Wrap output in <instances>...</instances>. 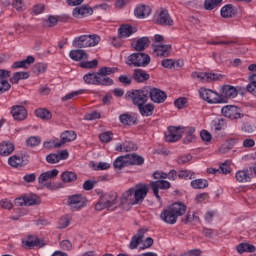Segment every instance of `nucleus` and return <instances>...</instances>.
Listing matches in <instances>:
<instances>
[{
	"label": "nucleus",
	"instance_id": "864d4df0",
	"mask_svg": "<svg viewBox=\"0 0 256 256\" xmlns=\"http://www.w3.org/2000/svg\"><path fill=\"white\" fill-rule=\"evenodd\" d=\"M99 71H101L102 75H105L106 77H108V75H113L114 73H118L119 68L104 66V67L100 68Z\"/></svg>",
	"mask_w": 256,
	"mask_h": 256
},
{
	"label": "nucleus",
	"instance_id": "412c9836",
	"mask_svg": "<svg viewBox=\"0 0 256 256\" xmlns=\"http://www.w3.org/2000/svg\"><path fill=\"white\" fill-rule=\"evenodd\" d=\"M224 103H226V99H235V97L238 95L237 88L231 85H224L221 89Z\"/></svg>",
	"mask_w": 256,
	"mask_h": 256
},
{
	"label": "nucleus",
	"instance_id": "0e129e2a",
	"mask_svg": "<svg viewBox=\"0 0 256 256\" xmlns=\"http://www.w3.org/2000/svg\"><path fill=\"white\" fill-rule=\"evenodd\" d=\"M191 159H193L191 154L182 155L177 158L176 163H178V165H185L186 163H189Z\"/></svg>",
	"mask_w": 256,
	"mask_h": 256
},
{
	"label": "nucleus",
	"instance_id": "c85d7f7f",
	"mask_svg": "<svg viewBox=\"0 0 256 256\" xmlns=\"http://www.w3.org/2000/svg\"><path fill=\"white\" fill-rule=\"evenodd\" d=\"M72 15H73V17H79V15H81V17H85L87 15H93V8H91L87 5H83L81 7H76L73 10Z\"/></svg>",
	"mask_w": 256,
	"mask_h": 256
},
{
	"label": "nucleus",
	"instance_id": "09e8293b",
	"mask_svg": "<svg viewBox=\"0 0 256 256\" xmlns=\"http://www.w3.org/2000/svg\"><path fill=\"white\" fill-rule=\"evenodd\" d=\"M32 71L35 75H41V73H45L47 71V64L46 63H36Z\"/></svg>",
	"mask_w": 256,
	"mask_h": 256
},
{
	"label": "nucleus",
	"instance_id": "a19ab883",
	"mask_svg": "<svg viewBox=\"0 0 256 256\" xmlns=\"http://www.w3.org/2000/svg\"><path fill=\"white\" fill-rule=\"evenodd\" d=\"M250 83L246 86V90L248 93H251L254 97H256V74H252L249 77Z\"/></svg>",
	"mask_w": 256,
	"mask_h": 256
},
{
	"label": "nucleus",
	"instance_id": "4468645a",
	"mask_svg": "<svg viewBox=\"0 0 256 256\" xmlns=\"http://www.w3.org/2000/svg\"><path fill=\"white\" fill-rule=\"evenodd\" d=\"M75 139H77V134L75 131L66 130L61 134V142L54 143V147L59 149V147H63L65 143H71V141H75Z\"/></svg>",
	"mask_w": 256,
	"mask_h": 256
},
{
	"label": "nucleus",
	"instance_id": "39448f33",
	"mask_svg": "<svg viewBox=\"0 0 256 256\" xmlns=\"http://www.w3.org/2000/svg\"><path fill=\"white\" fill-rule=\"evenodd\" d=\"M101 43V37L99 35H82L75 37L72 45L76 49H85V47H95Z\"/></svg>",
	"mask_w": 256,
	"mask_h": 256
},
{
	"label": "nucleus",
	"instance_id": "393cba45",
	"mask_svg": "<svg viewBox=\"0 0 256 256\" xmlns=\"http://www.w3.org/2000/svg\"><path fill=\"white\" fill-rule=\"evenodd\" d=\"M69 57L72 59V61H87V59H89V54H87L85 50L74 49L70 51Z\"/></svg>",
	"mask_w": 256,
	"mask_h": 256
},
{
	"label": "nucleus",
	"instance_id": "58836bf2",
	"mask_svg": "<svg viewBox=\"0 0 256 256\" xmlns=\"http://www.w3.org/2000/svg\"><path fill=\"white\" fill-rule=\"evenodd\" d=\"M192 189H207L209 187V181L206 179H195L190 183Z\"/></svg>",
	"mask_w": 256,
	"mask_h": 256
},
{
	"label": "nucleus",
	"instance_id": "3c124183",
	"mask_svg": "<svg viewBox=\"0 0 256 256\" xmlns=\"http://www.w3.org/2000/svg\"><path fill=\"white\" fill-rule=\"evenodd\" d=\"M165 139L167 143H176V141H181V135H175L174 132H168L165 134Z\"/></svg>",
	"mask_w": 256,
	"mask_h": 256
},
{
	"label": "nucleus",
	"instance_id": "20e7f679",
	"mask_svg": "<svg viewBox=\"0 0 256 256\" xmlns=\"http://www.w3.org/2000/svg\"><path fill=\"white\" fill-rule=\"evenodd\" d=\"M149 86H145L140 90H131L126 93V99L132 100L133 105L140 107L149 101Z\"/></svg>",
	"mask_w": 256,
	"mask_h": 256
},
{
	"label": "nucleus",
	"instance_id": "e2e57ef3",
	"mask_svg": "<svg viewBox=\"0 0 256 256\" xmlns=\"http://www.w3.org/2000/svg\"><path fill=\"white\" fill-rule=\"evenodd\" d=\"M97 65H99V61L97 59L81 63V67L83 69H95Z\"/></svg>",
	"mask_w": 256,
	"mask_h": 256
},
{
	"label": "nucleus",
	"instance_id": "79ce46f5",
	"mask_svg": "<svg viewBox=\"0 0 256 256\" xmlns=\"http://www.w3.org/2000/svg\"><path fill=\"white\" fill-rule=\"evenodd\" d=\"M208 103H225V98L223 97V95L211 90Z\"/></svg>",
	"mask_w": 256,
	"mask_h": 256
},
{
	"label": "nucleus",
	"instance_id": "c9c22d12",
	"mask_svg": "<svg viewBox=\"0 0 256 256\" xmlns=\"http://www.w3.org/2000/svg\"><path fill=\"white\" fill-rule=\"evenodd\" d=\"M114 169H123L124 167H129V160L127 159V155H122L117 157L113 162Z\"/></svg>",
	"mask_w": 256,
	"mask_h": 256
},
{
	"label": "nucleus",
	"instance_id": "1a4fd4ad",
	"mask_svg": "<svg viewBox=\"0 0 256 256\" xmlns=\"http://www.w3.org/2000/svg\"><path fill=\"white\" fill-rule=\"evenodd\" d=\"M148 97L153 103L161 104L167 101V93L165 91L151 86H148Z\"/></svg>",
	"mask_w": 256,
	"mask_h": 256
},
{
	"label": "nucleus",
	"instance_id": "f8f14e48",
	"mask_svg": "<svg viewBox=\"0 0 256 256\" xmlns=\"http://www.w3.org/2000/svg\"><path fill=\"white\" fill-rule=\"evenodd\" d=\"M222 115L228 117V119H241L243 114H241V109L234 105H227L222 108Z\"/></svg>",
	"mask_w": 256,
	"mask_h": 256
},
{
	"label": "nucleus",
	"instance_id": "cd10ccee",
	"mask_svg": "<svg viewBox=\"0 0 256 256\" xmlns=\"http://www.w3.org/2000/svg\"><path fill=\"white\" fill-rule=\"evenodd\" d=\"M126 158L128 159V165H137L141 166L143 163H145V158L143 156L137 154V153H132V154H126Z\"/></svg>",
	"mask_w": 256,
	"mask_h": 256
},
{
	"label": "nucleus",
	"instance_id": "f257e3e1",
	"mask_svg": "<svg viewBox=\"0 0 256 256\" xmlns=\"http://www.w3.org/2000/svg\"><path fill=\"white\" fill-rule=\"evenodd\" d=\"M171 183L167 180H156L149 184L138 183L134 187L126 190L120 197V205H141L145 201V197L149 193V189L152 190L153 195L158 201H161V195H159V189H170Z\"/></svg>",
	"mask_w": 256,
	"mask_h": 256
},
{
	"label": "nucleus",
	"instance_id": "7c9ffc66",
	"mask_svg": "<svg viewBox=\"0 0 256 256\" xmlns=\"http://www.w3.org/2000/svg\"><path fill=\"white\" fill-rule=\"evenodd\" d=\"M15 151V145L11 142H2L0 143V155L2 157H8Z\"/></svg>",
	"mask_w": 256,
	"mask_h": 256
},
{
	"label": "nucleus",
	"instance_id": "c03bdc74",
	"mask_svg": "<svg viewBox=\"0 0 256 256\" xmlns=\"http://www.w3.org/2000/svg\"><path fill=\"white\" fill-rule=\"evenodd\" d=\"M26 207H31V205H39L41 203V198L35 194H30L25 196Z\"/></svg>",
	"mask_w": 256,
	"mask_h": 256
},
{
	"label": "nucleus",
	"instance_id": "473e14b6",
	"mask_svg": "<svg viewBox=\"0 0 256 256\" xmlns=\"http://www.w3.org/2000/svg\"><path fill=\"white\" fill-rule=\"evenodd\" d=\"M32 63H35V57L28 56L25 60L14 62L12 69H27Z\"/></svg>",
	"mask_w": 256,
	"mask_h": 256
},
{
	"label": "nucleus",
	"instance_id": "dca6fc26",
	"mask_svg": "<svg viewBox=\"0 0 256 256\" xmlns=\"http://www.w3.org/2000/svg\"><path fill=\"white\" fill-rule=\"evenodd\" d=\"M154 57H169L171 55V45H152Z\"/></svg>",
	"mask_w": 256,
	"mask_h": 256
},
{
	"label": "nucleus",
	"instance_id": "b1692460",
	"mask_svg": "<svg viewBox=\"0 0 256 256\" xmlns=\"http://www.w3.org/2000/svg\"><path fill=\"white\" fill-rule=\"evenodd\" d=\"M113 79L109 78L105 74H102L100 70L96 72V85H100L102 87H110L113 85Z\"/></svg>",
	"mask_w": 256,
	"mask_h": 256
},
{
	"label": "nucleus",
	"instance_id": "423d86ee",
	"mask_svg": "<svg viewBox=\"0 0 256 256\" xmlns=\"http://www.w3.org/2000/svg\"><path fill=\"white\" fill-rule=\"evenodd\" d=\"M151 63V57L147 53L136 52L128 56L126 65L129 67H147Z\"/></svg>",
	"mask_w": 256,
	"mask_h": 256
},
{
	"label": "nucleus",
	"instance_id": "bf43d9fd",
	"mask_svg": "<svg viewBox=\"0 0 256 256\" xmlns=\"http://www.w3.org/2000/svg\"><path fill=\"white\" fill-rule=\"evenodd\" d=\"M174 105L177 109H185L186 105H187V98L186 97H180L177 98L174 101Z\"/></svg>",
	"mask_w": 256,
	"mask_h": 256
},
{
	"label": "nucleus",
	"instance_id": "052dcab7",
	"mask_svg": "<svg viewBox=\"0 0 256 256\" xmlns=\"http://www.w3.org/2000/svg\"><path fill=\"white\" fill-rule=\"evenodd\" d=\"M118 81L122 83V85H131V83H133V77H131V75H120Z\"/></svg>",
	"mask_w": 256,
	"mask_h": 256
},
{
	"label": "nucleus",
	"instance_id": "0eeeda50",
	"mask_svg": "<svg viewBox=\"0 0 256 256\" xmlns=\"http://www.w3.org/2000/svg\"><path fill=\"white\" fill-rule=\"evenodd\" d=\"M67 205L72 211H79V209L87 207V198L81 194H73L68 196Z\"/></svg>",
	"mask_w": 256,
	"mask_h": 256
},
{
	"label": "nucleus",
	"instance_id": "2eb2a0df",
	"mask_svg": "<svg viewBox=\"0 0 256 256\" xmlns=\"http://www.w3.org/2000/svg\"><path fill=\"white\" fill-rule=\"evenodd\" d=\"M11 115L15 121H25L27 118V109L21 105H15L11 108Z\"/></svg>",
	"mask_w": 256,
	"mask_h": 256
},
{
	"label": "nucleus",
	"instance_id": "ddd939ff",
	"mask_svg": "<svg viewBox=\"0 0 256 256\" xmlns=\"http://www.w3.org/2000/svg\"><path fill=\"white\" fill-rule=\"evenodd\" d=\"M9 77H11V71L0 69V95L11 89V84L7 81Z\"/></svg>",
	"mask_w": 256,
	"mask_h": 256
},
{
	"label": "nucleus",
	"instance_id": "a18cd8bd",
	"mask_svg": "<svg viewBox=\"0 0 256 256\" xmlns=\"http://www.w3.org/2000/svg\"><path fill=\"white\" fill-rule=\"evenodd\" d=\"M221 3H223V0H205L204 9H206V11H213V9L219 7Z\"/></svg>",
	"mask_w": 256,
	"mask_h": 256
},
{
	"label": "nucleus",
	"instance_id": "e433bc0d",
	"mask_svg": "<svg viewBox=\"0 0 256 256\" xmlns=\"http://www.w3.org/2000/svg\"><path fill=\"white\" fill-rule=\"evenodd\" d=\"M182 221L185 223V225L188 223H193L195 225L197 223H201V218H199L197 212H193L192 214L191 212H188Z\"/></svg>",
	"mask_w": 256,
	"mask_h": 256
},
{
	"label": "nucleus",
	"instance_id": "774afa93",
	"mask_svg": "<svg viewBox=\"0 0 256 256\" xmlns=\"http://www.w3.org/2000/svg\"><path fill=\"white\" fill-rule=\"evenodd\" d=\"M161 65L164 67V69H173V67H175V60L164 59L162 60Z\"/></svg>",
	"mask_w": 256,
	"mask_h": 256
},
{
	"label": "nucleus",
	"instance_id": "6ab92c4d",
	"mask_svg": "<svg viewBox=\"0 0 256 256\" xmlns=\"http://www.w3.org/2000/svg\"><path fill=\"white\" fill-rule=\"evenodd\" d=\"M22 245L26 249H33V247H44L45 243L41 244V240L37 236L28 235V240H22Z\"/></svg>",
	"mask_w": 256,
	"mask_h": 256
},
{
	"label": "nucleus",
	"instance_id": "72a5a7b5",
	"mask_svg": "<svg viewBox=\"0 0 256 256\" xmlns=\"http://www.w3.org/2000/svg\"><path fill=\"white\" fill-rule=\"evenodd\" d=\"M236 251L239 253V255H243V253H255L256 248L252 244L242 242L236 246Z\"/></svg>",
	"mask_w": 256,
	"mask_h": 256
},
{
	"label": "nucleus",
	"instance_id": "13d9d810",
	"mask_svg": "<svg viewBox=\"0 0 256 256\" xmlns=\"http://www.w3.org/2000/svg\"><path fill=\"white\" fill-rule=\"evenodd\" d=\"M99 139L102 143H109L113 139V132L108 131L99 135Z\"/></svg>",
	"mask_w": 256,
	"mask_h": 256
},
{
	"label": "nucleus",
	"instance_id": "aec40b11",
	"mask_svg": "<svg viewBox=\"0 0 256 256\" xmlns=\"http://www.w3.org/2000/svg\"><path fill=\"white\" fill-rule=\"evenodd\" d=\"M149 45H151L149 37H141L136 42L131 43V47H133L135 51H145Z\"/></svg>",
	"mask_w": 256,
	"mask_h": 256
},
{
	"label": "nucleus",
	"instance_id": "6e6d98bb",
	"mask_svg": "<svg viewBox=\"0 0 256 256\" xmlns=\"http://www.w3.org/2000/svg\"><path fill=\"white\" fill-rule=\"evenodd\" d=\"M211 89H207V88H201L199 90V95L201 97V99H203V101H206L207 103H209V98L211 96Z\"/></svg>",
	"mask_w": 256,
	"mask_h": 256
},
{
	"label": "nucleus",
	"instance_id": "5701e85b",
	"mask_svg": "<svg viewBox=\"0 0 256 256\" xmlns=\"http://www.w3.org/2000/svg\"><path fill=\"white\" fill-rule=\"evenodd\" d=\"M139 149V146L131 141H125L122 144H118L116 147V151H119L120 153H129L131 151H137Z\"/></svg>",
	"mask_w": 256,
	"mask_h": 256
},
{
	"label": "nucleus",
	"instance_id": "49530a36",
	"mask_svg": "<svg viewBox=\"0 0 256 256\" xmlns=\"http://www.w3.org/2000/svg\"><path fill=\"white\" fill-rule=\"evenodd\" d=\"M84 83L87 85H96L97 82V72H90L84 75Z\"/></svg>",
	"mask_w": 256,
	"mask_h": 256
},
{
	"label": "nucleus",
	"instance_id": "4d7b16f0",
	"mask_svg": "<svg viewBox=\"0 0 256 256\" xmlns=\"http://www.w3.org/2000/svg\"><path fill=\"white\" fill-rule=\"evenodd\" d=\"M168 131L173 132L174 135H181L183 137V133H185V127L183 126H169Z\"/></svg>",
	"mask_w": 256,
	"mask_h": 256
},
{
	"label": "nucleus",
	"instance_id": "4c0bfd02",
	"mask_svg": "<svg viewBox=\"0 0 256 256\" xmlns=\"http://www.w3.org/2000/svg\"><path fill=\"white\" fill-rule=\"evenodd\" d=\"M61 181H63V183H73L74 181H77V173L65 171L61 174Z\"/></svg>",
	"mask_w": 256,
	"mask_h": 256
},
{
	"label": "nucleus",
	"instance_id": "bb28decb",
	"mask_svg": "<svg viewBox=\"0 0 256 256\" xmlns=\"http://www.w3.org/2000/svg\"><path fill=\"white\" fill-rule=\"evenodd\" d=\"M134 15L138 19H145L151 15V7L146 5L137 6L134 10Z\"/></svg>",
	"mask_w": 256,
	"mask_h": 256
},
{
	"label": "nucleus",
	"instance_id": "603ef678",
	"mask_svg": "<svg viewBox=\"0 0 256 256\" xmlns=\"http://www.w3.org/2000/svg\"><path fill=\"white\" fill-rule=\"evenodd\" d=\"M26 145L28 147H37V145H41V137L39 136H31L26 140Z\"/></svg>",
	"mask_w": 256,
	"mask_h": 256
},
{
	"label": "nucleus",
	"instance_id": "4be33fe9",
	"mask_svg": "<svg viewBox=\"0 0 256 256\" xmlns=\"http://www.w3.org/2000/svg\"><path fill=\"white\" fill-rule=\"evenodd\" d=\"M150 77L149 73L139 68L134 69V73L132 75V78L136 83H145V81H149Z\"/></svg>",
	"mask_w": 256,
	"mask_h": 256
},
{
	"label": "nucleus",
	"instance_id": "37998d69",
	"mask_svg": "<svg viewBox=\"0 0 256 256\" xmlns=\"http://www.w3.org/2000/svg\"><path fill=\"white\" fill-rule=\"evenodd\" d=\"M36 117H39L40 119H44L46 121H49L51 119L52 114L51 111L45 109V108H39L35 110Z\"/></svg>",
	"mask_w": 256,
	"mask_h": 256
},
{
	"label": "nucleus",
	"instance_id": "6e6552de",
	"mask_svg": "<svg viewBox=\"0 0 256 256\" xmlns=\"http://www.w3.org/2000/svg\"><path fill=\"white\" fill-rule=\"evenodd\" d=\"M155 23L163 27H173V19L167 9L160 8L155 15Z\"/></svg>",
	"mask_w": 256,
	"mask_h": 256
},
{
	"label": "nucleus",
	"instance_id": "2f4dec72",
	"mask_svg": "<svg viewBox=\"0 0 256 256\" xmlns=\"http://www.w3.org/2000/svg\"><path fill=\"white\" fill-rule=\"evenodd\" d=\"M236 13L235 7H233L232 4L225 5L220 11V15L223 17V19H231L235 17Z\"/></svg>",
	"mask_w": 256,
	"mask_h": 256
},
{
	"label": "nucleus",
	"instance_id": "9d476101",
	"mask_svg": "<svg viewBox=\"0 0 256 256\" xmlns=\"http://www.w3.org/2000/svg\"><path fill=\"white\" fill-rule=\"evenodd\" d=\"M193 77H197V79L201 80L202 83H211L213 81H221L223 77H225L223 74H217V73H205V72H200V73H193Z\"/></svg>",
	"mask_w": 256,
	"mask_h": 256
},
{
	"label": "nucleus",
	"instance_id": "f3484780",
	"mask_svg": "<svg viewBox=\"0 0 256 256\" xmlns=\"http://www.w3.org/2000/svg\"><path fill=\"white\" fill-rule=\"evenodd\" d=\"M134 33H137V28L130 24H122L118 29L119 39H127V37H131Z\"/></svg>",
	"mask_w": 256,
	"mask_h": 256
},
{
	"label": "nucleus",
	"instance_id": "f03ea898",
	"mask_svg": "<svg viewBox=\"0 0 256 256\" xmlns=\"http://www.w3.org/2000/svg\"><path fill=\"white\" fill-rule=\"evenodd\" d=\"M187 213V206L181 202H176L160 213V219L167 225H175L179 217H183Z\"/></svg>",
	"mask_w": 256,
	"mask_h": 256
},
{
	"label": "nucleus",
	"instance_id": "338daca9",
	"mask_svg": "<svg viewBox=\"0 0 256 256\" xmlns=\"http://www.w3.org/2000/svg\"><path fill=\"white\" fill-rule=\"evenodd\" d=\"M46 161L51 165H55V163H59L60 160L57 153H52L46 156Z\"/></svg>",
	"mask_w": 256,
	"mask_h": 256
},
{
	"label": "nucleus",
	"instance_id": "5fc2aeb1",
	"mask_svg": "<svg viewBox=\"0 0 256 256\" xmlns=\"http://www.w3.org/2000/svg\"><path fill=\"white\" fill-rule=\"evenodd\" d=\"M220 173L223 175H229L231 173V161L226 160L220 165Z\"/></svg>",
	"mask_w": 256,
	"mask_h": 256
},
{
	"label": "nucleus",
	"instance_id": "f704fd0d",
	"mask_svg": "<svg viewBox=\"0 0 256 256\" xmlns=\"http://www.w3.org/2000/svg\"><path fill=\"white\" fill-rule=\"evenodd\" d=\"M236 181L238 183H250L251 176L249 175V170H239L235 174Z\"/></svg>",
	"mask_w": 256,
	"mask_h": 256
},
{
	"label": "nucleus",
	"instance_id": "c756f323",
	"mask_svg": "<svg viewBox=\"0 0 256 256\" xmlns=\"http://www.w3.org/2000/svg\"><path fill=\"white\" fill-rule=\"evenodd\" d=\"M138 110L142 117H151L155 111V105L153 103L142 104L138 106Z\"/></svg>",
	"mask_w": 256,
	"mask_h": 256
},
{
	"label": "nucleus",
	"instance_id": "a878e982",
	"mask_svg": "<svg viewBox=\"0 0 256 256\" xmlns=\"http://www.w3.org/2000/svg\"><path fill=\"white\" fill-rule=\"evenodd\" d=\"M25 155L22 157H19L17 155H13L8 159V164L11 167H24V165H27L29 163V160L25 159Z\"/></svg>",
	"mask_w": 256,
	"mask_h": 256
},
{
	"label": "nucleus",
	"instance_id": "680f3d73",
	"mask_svg": "<svg viewBox=\"0 0 256 256\" xmlns=\"http://www.w3.org/2000/svg\"><path fill=\"white\" fill-rule=\"evenodd\" d=\"M84 119L86 121H95V119H101V113L97 111H92L90 113L85 114Z\"/></svg>",
	"mask_w": 256,
	"mask_h": 256
},
{
	"label": "nucleus",
	"instance_id": "9b49d317",
	"mask_svg": "<svg viewBox=\"0 0 256 256\" xmlns=\"http://www.w3.org/2000/svg\"><path fill=\"white\" fill-rule=\"evenodd\" d=\"M57 175H59V170H57V169L43 172L38 177V183L40 185H44L46 187V189H51V182H47V181H49V179H55V177H57Z\"/></svg>",
	"mask_w": 256,
	"mask_h": 256
},
{
	"label": "nucleus",
	"instance_id": "a211bd4d",
	"mask_svg": "<svg viewBox=\"0 0 256 256\" xmlns=\"http://www.w3.org/2000/svg\"><path fill=\"white\" fill-rule=\"evenodd\" d=\"M145 233H147V230L145 229H139L138 232L131 238L129 249H137L139 245L143 242V238L145 237Z\"/></svg>",
	"mask_w": 256,
	"mask_h": 256
},
{
	"label": "nucleus",
	"instance_id": "ea45409f",
	"mask_svg": "<svg viewBox=\"0 0 256 256\" xmlns=\"http://www.w3.org/2000/svg\"><path fill=\"white\" fill-rule=\"evenodd\" d=\"M23 79H29V72H15L10 78V83L17 85Z\"/></svg>",
	"mask_w": 256,
	"mask_h": 256
},
{
	"label": "nucleus",
	"instance_id": "8fccbe9b",
	"mask_svg": "<svg viewBox=\"0 0 256 256\" xmlns=\"http://www.w3.org/2000/svg\"><path fill=\"white\" fill-rule=\"evenodd\" d=\"M178 178L179 179H195V173L190 170H179Z\"/></svg>",
	"mask_w": 256,
	"mask_h": 256
},
{
	"label": "nucleus",
	"instance_id": "7ed1b4c3",
	"mask_svg": "<svg viewBox=\"0 0 256 256\" xmlns=\"http://www.w3.org/2000/svg\"><path fill=\"white\" fill-rule=\"evenodd\" d=\"M117 192H109L106 194H102L100 196V200L95 205L96 211H103V209H108V211H113L117 206Z\"/></svg>",
	"mask_w": 256,
	"mask_h": 256
},
{
	"label": "nucleus",
	"instance_id": "de8ad7c7",
	"mask_svg": "<svg viewBox=\"0 0 256 256\" xmlns=\"http://www.w3.org/2000/svg\"><path fill=\"white\" fill-rule=\"evenodd\" d=\"M119 120L122 125H134L135 123V118L129 114H121Z\"/></svg>",
	"mask_w": 256,
	"mask_h": 256
},
{
	"label": "nucleus",
	"instance_id": "69168bd1",
	"mask_svg": "<svg viewBox=\"0 0 256 256\" xmlns=\"http://www.w3.org/2000/svg\"><path fill=\"white\" fill-rule=\"evenodd\" d=\"M95 185H97V181L95 180H86L82 186L84 191H93L95 188Z\"/></svg>",
	"mask_w": 256,
	"mask_h": 256
}]
</instances>
